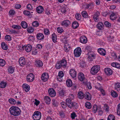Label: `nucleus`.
<instances>
[{
    "label": "nucleus",
    "instance_id": "603ef678",
    "mask_svg": "<svg viewBox=\"0 0 120 120\" xmlns=\"http://www.w3.org/2000/svg\"><path fill=\"white\" fill-rule=\"evenodd\" d=\"M57 30L58 33H61L63 31V29L61 27H58L57 29Z\"/></svg>",
    "mask_w": 120,
    "mask_h": 120
},
{
    "label": "nucleus",
    "instance_id": "f8f14e48",
    "mask_svg": "<svg viewBox=\"0 0 120 120\" xmlns=\"http://www.w3.org/2000/svg\"><path fill=\"white\" fill-rule=\"evenodd\" d=\"M23 90L25 92H27L30 90V87L26 83H24L22 85Z\"/></svg>",
    "mask_w": 120,
    "mask_h": 120
},
{
    "label": "nucleus",
    "instance_id": "412c9836",
    "mask_svg": "<svg viewBox=\"0 0 120 120\" xmlns=\"http://www.w3.org/2000/svg\"><path fill=\"white\" fill-rule=\"evenodd\" d=\"M69 73L71 76L72 78H74L76 77V72L74 69H71Z\"/></svg>",
    "mask_w": 120,
    "mask_h": 120
},
{
    "label": "nucleus",
    "instance_id": "a19ab883",
    "mask_svg": "<svg viewBox=\"0 0 120 120\" xmlns=\"http://www.w3.org/2000/svg\"><path fill=\"white\" fill-rule=\"evenodd\" d=\"M79 26L78 23L76 22H73L72 24V27L74 29H75L77 28Z\"/></svg>",
    "mask_w": 120,
    "mask_h": 120
},
{
    "label": "nucleus",
    "instance_id": "4c0bfd02",
    "mask_svg": "<svg viewBox=\"0 0 120 120\" xmlns=\"http://www.w3.org/2000/svg\"><path fill=\"white\" fill-rule=\"evenodd\" d=\"M8 101L10 104L12 105L15 104L16 103L15 100L13 98L9 99Z\"/></svg>",
    "mask_w": 120,
    "mask_h": 120
},
{
    "label": "nucleus",
    "instance_id": "5fc2aeb1",
    "mask_svg": "<svg viewBox=\"0 0 120 120\" xmlns=\"http://www.w3.org/2000/svg\"><path fill=\"white\" fill-rule=\"evenodd\" d=\"M60 116L61 117L64 118L65 117V114L64 112L62 111H60L59 112Z\"/></svg>",
    "mask_w": 120,
    "mask_h": 120
},
{
    "label": "nucleus",
    "instance_id": "bf43d9fd",
    "mask_svg": "<svg viewBox=\"0 0 120 120\" xmlns=\"http://www.w3.org/2000/svg\"><path fill=\"white\" fill-rule=\"evenodd\" d=\"M118 107L117 113L118 115L120 116V103L118 105Z\"/></svg>",
    "mask_w": 120,
    "mask_h": 120
},
{
    "label": "nucleus",
    "instance_id": "58836bf2",
    "mask_svg": "<svg viewBox=\"0 0 120 120\" xmlns=\"http://www.w3.org/2000/svg\"><path fill=\"white\" fill-rule=\"evenodd\" d=\"M111 94L112 96L114 98L118 96L117 93L114 90H112L111 91Z\"/></svg>",
    "mask_w": 120,
    "mask_h": 120
},
{
    "label": "nucleus",
    "instance_id": "cd10ccee",
    "mask_svg": "<svg viewBox=\"0 0 120 120\" xmlns=\"http://www.w3.org/2000/svg\"><path fill=\"white\" fill-rule=\"evenodd\" d=\"M62 66L64 68L66 66L67 61L66 60L64 59H62L61 61H59Z\"/></svg>",
    "mask_w": 120,
    "mask_h": 120
},
{
    "label": "nucleus",
    "instance_id": "c03bdc74",
    "mask_svg": "<svg viewBox=\"0 0 120 120\" xmlns=\"http://www.w3.org/2000/svg\"><path fill=\"white\" fill-rule=\"evenodd\" d=\"M6 64V62L4 60L2 59H0V66H4Z\"/></svg>",
    "mask_w": 120,
    "mask_h": 120
},
{
    "label": "nucleus",
    "instance_id": "4be33fe9",
    "mask_svg": "<svg viewBox=\"0 0 120 120\" xmlns=\"http://www.w3.org/2000/svg\"><path fill=\"white\" fill-rule=\"evenodd\" d=\"M44 100L45 102L47 104H49L50 103L51 99L49 96H45L44 97Z\"/></svg>",
    "mask_w": 120,
    "mask_h": 120
},
{
    "label": "nucleus",
    "instance_id": "2f4dec72",
    "mask_svg": "<svg viewBox=\"0 0 120 120\" xmlns=\"http://www.w3.org/2000/svg\"><path fill=\"white\" fill-rule=\"evenodd\" d=\"M52 41L54 43H56L57 41V37L55 34H53L52 36Z\"/></svg>",
    "mask_w": 120,
    "mask_h": 120
},
{
    "label": "nucleus",
    "instance_id": "680f3d73",
    "mask_svg": "<svg viewBox=\"0 0 120 120\" xmlns=\"http://www.w3.org/2000/svg\"><path fill=\"white\" fill-rule=\"evenodd\" d=\"M5 39L7 41H10L11 40V37L9 35H7L5 37Z\"/></svg>",
    "mask_w": 120,
    "mask_h": 120
},
{
    "label": "nucleus",
    "instance_id": "f257e3e1",
    "mask_svg": "<svg viewBox=\"0 0 120 120\" xmlns=\"http://www.w3.org/2000/svg\"><path fill=\"white\" fill-rule=\"evenodd\" d=\"M9 112L11 114L16 116L19 115L21 112L20 109L17 107L12 106L9 109Z\"/></svg>",
    "mask_w": 120,
    "mask_h": 120
},
{
    "label": "nucleus",
    "instance_id": "423d86ee",
    "mask_svg": "<svg viewBox=\"0 0 120 120\" xmlns=\"http://www.w3.org/2000/svg\"><path fill=\"white\" fill-rule=\"evenodd\" d=\"M34 79V75L32 73H30L27 75L26 77L27 81L29 82H32Z\"/></svg>",
    "mask_w": 120,
    "mask_h": 120
},
{
    "label": "nucleus",
    "instance_id": "37998d69",
    "mask_svg": "<svg viewBox=\"0 0 120 120\" xmlns=\"http://www.w3.org/2000/svg\"><path fill=\"white\" fill-rule=\"evenodd\" d=\"M62 66L59 61L57 62L56 64L55 68L57 69H59L61 68Z\"/></svg>",
    "mask_w": 120,
    "mask_h": 120
},
{
    "label": "nucleus",
    "instance_id": "052dcab7",
    "mask_svg": "<svg viewBox=\"0 0 120 120\" xmlns=\"http://www.w3.org/2000/svg\"><path fill=\"white\" fill-rule=\"evenodd\" d=\"M9 14L10 16H12L14 15L15 14V11L13 10H11L9 11Z\"/></svg>",
    "mask_w": 120,
    "mask_h": 120
},
{
    "label": "nucleus",
    "instance_id": "09e8293b",
    "mask_svg": "<svg viewBox=\"0 0 120 120\" xmlns=\"http://www.w3.org/2000/svg\"><path fill=\"white\" fill-rule=\"evenodd\" d=\"M104 24L105 26L109 28L111 27V23L107 21H105L104 22Z\"/></svg>",
    "mask_w": 120,
    "mask_h": 120
},
{
    "label": "nucleus",
    "instance_id": "49530a36",
    "mask_svg": "<svg viewBox=\"0 0 120 120\" xmlns=\"http://www.w3.org/2000/svg\"><path fill=\"white\" fill-rule=\"evenodd\" d=\"M82 16L84 18H86L88 17V15L87 12L85 11H83L82 12Z\"/></svg>",
    "mask_w": 120,
    "mask_h": 120
},
{
    "label": "nucleus",
    "instance_id": "ddd939ff",
    "mask_svg": "<svg viewBox=\"0 0 120 120\" xmlns=\"http://www.w3.org/2000/svg\"><path fill=\"white\" fill-rule=\"evenodd\" d=\"M59 95L61 97H63L66 95L65 91L63 89L60 88L58 90Z\"/></svg>",
    "mask_w": 120,
    "mask_h": 120
},
{
    "label": "nucleus",
    "instance_id": "6e6552de",
    "mask_svg": "<svg viewBox=\"0 0 120 120\" xmlns=\"http://www.w3.org/2000/svg\"><path fill=\"white\" fill-rule=\"evenodd\" d=\"M49 77L48 74L47 73H44L41 75V79L44 82H46L47 81L49 78Z\"/></svg>",
    "mask_w": 120,
    "mask_h": 120
},
{
    "label": "nucleus",
    "instance_id": "f3484780",
    "mask_svg": "<svg viewBox=\"0 0 120 120\" xmlns=\"http://www.w3.org/2000/svg\"><path fill=\"white\" fill-rule=\"evenodd\" d=\"M71 23L68 20H66L63 21L61 23V25L67 27Z\"/></svg>",
    "mask_w": 120,
    "mask_h": 120
},
{
    "label": "nucleus",
    "instance_id": "20e7f679",
    "mask_svg": "<svg viewBox=\"0 0 120 120\" xmlns=\"http://www.w3.org/2000/svg\"><path fill=\"white\" fill-rule=\"evenodd\" d=\"M41 114L40 111H35L33 115V118L34 120H39L41 117Z\"/></svg>",
    "mask_w": 120,
    "mask_h": 120
},
{
    "label": "nucleus",
    "instance_id": "5701e85b",
    "mask_svg": "<svg viewBox=\"0 0 120 120\" xmlns=\"http://www.w3.org/2000/svg\"><path fill=\"white\" fill-rule=\"evenodd\" d=\"M117 17V14L114 12H112L110 15V19L112 20H114Z\"/></svg>",
    "mask_w": 120,
    "mask_h": 120
},
{
    "label": "nucleus",
    "instance_id": "bb28decb",
    "mask_svg": "<svg viewBox=\"0 0 120 120\" xmlns=\"http://www.w3.org/2000/svg\"><path fill=\"white\" fill-rule=\"evenodd\" d=\"M43 10V8L41 6H39L36 8L37 12L38 13H41L42 12Z\"/></svg>",
    "mask_w": 120,
    "mask_h": 120
},
{
    "label": "nucleus",
    "instance_id": "e2e57ef3",
    "mask_svg": "<svg viewBox=\"0 0 120 120\" xmlns=\"http://www.w3.org/2000/svg\"><path fill=\"white\" fill-rule=\"evenodd\" d=\"M112 56L113 59L114 60H118L117 56L115 53H112Z\"/></svg>",
    "mask_w": 120,
    "mask_h": 120
},
{
    "label": "nucleus",
    "instance_id": "473e14b6",
    "mask_svg": "<svg viewBox=\"0 0 120 120\" xmlns=\"http://www.w3.org/2000/svg\"><path fill=\"white\" fill-rule=\"evenodd\" d=\"M8 71L9 73L12 74L14 72V68L10 66L8 67Z\"/></svg>",
    "mask_w": 120,
    "mask_h": 120
},
{
    "label": "nucleus",
    "instance_id": "79ce46f5",
    "mask_svg": "<svg viewBox=\"0 0 120 120\" xmlns=\"http://www.w3.org/2000/svg\"><path fill=\"white\" fill-rule=\"evenodd\" d=\"M21 24L22 27L24 28H26L27 27V24L24 21H22L21 23Z\"/></svg>",
    "mask_w": 120,
    "mask_h": 120
},
{
    "label": "nucleus",
    "instance_id": "f704fd0d",
    "mask_svg": "<svg viewBox=\"0 0 120 120\" xmlns=\"http://www.w3.org/2000/svg\"><path fill=\"white\" fill-rule=\"evenodd\" d=\"M97 27L98 29L101 30L103 27V24L102 22H100L98 24Z\"/></svg>",
    "mask_w": 120,
    "mask_h": 120
},
{
    "label": "nucleus",
    "instance_id": "39448f33",
    "mask_svg": "<svg viewBox=\"0 0 120 120\" xmlns=\"http://www.w3.org/2000/svg\"><path fill=\"white\" fill-rule=\"evenodd\" d=\"M82 51L81 48L77 47L74 50V54L75 56L76 57L79 56L81 53Z\"/></svg>",
    "mask_w": 120,
    "mask_h": 120
},
{
    "label": "nucleus",
    "instance_id": "ea45409f",
    "mask_svg": "<svg viewBox=\"0 0 120 120\" xmlns=\"http://www.w3.org/2000/svg\"><path fill=\"white\" fill-rule=\"evenodd\" d=\"M12 28L16 30L20 29L21 28V26L19 25H13L12 26Z\"/></svg>",
    "mask_w": 120,
    "mask_h": 120
},
{
    "label": "nucleus",
    "instance_id": "9b49d317",
    "mask_svg": "<svg viewBox=\"0 0 120 120\" xmlns=\"http://www.w3.org/2000/svg\"><path fill=\"white\" fill-rule=\"evenodd\" d=\"M100 85L99 83H98L97 84L95 85V87L98 90H100L103 95H104L105 94L104 92V90L101 89V87L100 86Z\"/></svg>",
    "mask_w": 120,
    "mask_h": 120
},
{
    "label": "nucleus",
    "instance_id": "6ab92c4d",
    "mask_svg": "<svg viewBox=\"0 0 120 120\" xmlns=\"http://www.w3.org/2000/svg\"><path fill=\"white\" fill-rule=\"evenodd\" d=\"M78 78L79 80L81 81L84 80L85 79L84 74L82 73H79L78 74Z\"/></svg>",
    "mask_w": 120,
    "mask_h": 120
},
{
    "label": "nucleus",
    "instance_id": "a18cd8bd",
    "mask_svg": "<svg viewBox=\"0 0 120 120\" xmlns=\"http://www.w3.org/2000/svg\"><path fill=\"white\" fill-rule=\"evenodd\" d=\"M85 106L88 109H90L92 107L91 104L88 102L86 103Z\"/></svg>",
    "mask_w": 120,
    "mask_h": 120
},
{
    "label": "nucleus",
    "instance_id": "7ed1b4c3",
    "mask_svg": "<svg viewBox=\"0 0 120 120\" xmlns=\"http://www.w3.org/2000/svg\"><path fill=\"white\" fill-rule=\"evenodd\" d=\"M100 69V66L98 65L94 66L91 68L90 72L92 75H94L97 74Z\"/></svg>",
    "mask_w": 120,
    "mask_h": 120
},
{
    "label": "nucleus",
    "instance_id": "0eeeda50",
    "mask_svg": "<svg viewBox=\"0 0 120 120\" xmlns=\"http://www.w3.org/2000/svg\"><path fill=\"white\" fill-rule=\"evenodd\" d=\"M88 59L90 61H92L95 59V54L93 52L89 53L88 54Z\"/></svg>",
    "mask_w": 120,
    "mask_h": 120
},
{
    "label": "nucleus",
    "instance_id": "dca6fc26",
    "mask_svg": "<svg viewBox=\"0 0 120 120\" xmlns=\"http://www.w3.org/2000/svg\"><path fill=\"white\" fill-rule=\"evenodd\" d=\"M19 62L21 66H23L25 64L26 61L25 59L23 57H20L19 58Z\"/></svg>",
    "mask_w": 120,
    "mask_h": 120
},
{
    "label": "nucleus",
    "instance_id": "6e6d98bb",
    "mask_svg": "<svg viewBox=\"0 0 120 120\" xmlns=\"http://www.w3.org/2000/svg\"><path fill=\"white\" fill-rule=\"evenodd\" d=\"M58 76L60 78H62L64 76V74L63 71H61L59 72L58 74Z\"/></svg>",
    "mask_w": 120,
    "mask_h": 120
},
{
    "label": "nucleus",
    "instance_id": "774afa93",
    "mask_svg": "<svg viewBox=\"0 0 120 120\" xmlns=\"http://www.w3.org/2000/svg\"><path fill=\"white\" fill-rule=\"evenodd\" d=\"M44 34L46 35H48L49 34V31L48 29H45L44 30Z\"/></svg>",
    "mask_w": 120,
    "mask_h": 120
},
{
    "label": "nucleus",
    "instance_id": "2eb2a0df",
    "mask_svg": "<svg viewBox=\"0 0 120 120\" xmlns=\"http://www.w3.org/2000/svg\"><path fill=\"white\" fill-rule=\"evenodd\" d=\"M80 41L81 43L85 44L87 42V40L85 36H83L80 37Z\"/></svg>",
    "mask_w": 120,
    "mask_h": 120
},
{
    "label": "nucleus",
    "instance_id": "3c124183",
    "mask_svg": "<svg viewBox=\"0 0 120 120\" xmlns=\"http://www.w3.org/2000/svg\"><path fill=\"white\" fill-rule=\"evenodd\" d=\"M75 18L78 20H80L81 19V16L80 14L76 13L75 15Z\"/></svg>",
    "mask_w": 120,
    "mask_h": 120
},
{
    "label": "nucleus",
    "instance_id": "69168bd1",
    "mask_svg": "<svg viewBox=\"0 0 120 120\" xmlns=\"http://www.w3.org/2000/svg\"><path fill=\"white\" fill-rule=\"evenodd\" d=\"M24 46H22V47H21V46L19 45H17L16 47V48L18 50L24 49Z\"/></svg>",
    "mask_w": 120,
    "mask_h": 120
},
{
    "label": "nucleus",
    "instance_id": "338daca9",
    "mask_svg": "<svg viewBox=\"0 0 120 120\" xmlns=\"http://www.w3.org/2000/svg\"><path fill=\"white\" fill-rule=\"evenodd\" d=\"M60 41L63 42L65 43L67 42V38L65 37H63V38L60 39Z\"/></svg>",
    "mask_w": 120,
    "mask_h": 120
},
{
    "label": "nucleus",
    "instance_id": "a878e982",
    "mask_svg": "<svg viewBox=\"0 0 120 120\" xmlns=\"http://www.w3.org/2000/svg\"><path fill=\"white\" fill-rule=\"evenodd\" d=\"M24 48H25L26 50L28 52L30 51L32 49V47L30 45H27L26 46H24Z\"/></svg>",
    "mask_w": 120,
    "mask_h": 120
},
{
    "label": "nucleus",
    "instance_id": "13d9d810",
    "mask_svg": "<svg viewBox=\"0 0 120 120\" xmlns=\"http://www.w3.org/2000/svg\"><path fill=\"white\" fill-rule=\"evenodd\" d=\"M38 53V51L37 49H34L32 51V54L33 55H36Z\"/></svg>",
    "mask_w": 120,
    "mask_h": 120
},
{
    "label": "nucleus",
    "instance_id": "a211bd4d",
    "mask_svg": "<svg viewBox=\"0 0 120 120\" xmlns=\"http://www.w3.org/2000/svg\"><path fill=\"white\" fill-rule=\"evenodd\" d=\"M84 96L85 99L88 100H90L92 98V96L91 94L89 92L85 93Z\"/></svg>",
    "mask_w": 120,
    "mask_h": 120
},
{
    "label": "nucleus",
    "instance_id": "72a5a7b5",
    "mask_svg": "<svg viewBox=\"0 0 120 120\" xmlns=\"http://www.w3.org/2000/svg\"><path fill=\"white\" fill-rule=\"evenodd\" d=\"M115 88L117 91H120V83H116Z\"/></svg>",
    "mask_w": 120,
    "mask_h": 120
},
{
    "label": "nucleus",
    "instance_id": "c9c22d12",
    "mask_svg": "<svg viewBox=\"0 0 120 120\" xmlns=\"http://www.w3.org/2000/svg\"><path fill=\"white\" fill-rule=\"evenodd\" d=\"M78 96L79 98L82 99L84 96L83 93L81 91L79 92L78 94Z\"/></svg>",
    "mask_w": 120,
    "mask_h": 120
},
{
    "label": "nucleus",
    "instance_id": "f03ea898",
    "mask_svg": "<svg viewBox=\"0 0 120 120\" xmlns=\"http://www.w3.org/2000/svg\"><path fill=\"white\" fill-rule=\"evenodd\" d=\"M66 104L68 106L70 109L72 108H76L78 107V104L75 102H72L71 99L68 98L66 99Z\"/></svg>",
    "mask_w": 120,
    "mask_h": 120
},
{
    "label": "nucleus",
    "instance_id": "864d4df0",
    "mask_svg": "<svg viewBox=\"0 0 120 120\" xmlns=\"http://www.w3.org/2000/svg\"><path fill=\"white\" fill-rule=\"evenodd\" d=\"M27 31L29 33H32L33 32L34 30L32 27H30L28 28Z\"/></svg>",
    "mask_w": 120,
    "mask_h": 120
},
{
    "label": "nucleus",
    "instance_id": "4d7b16f0",
    "mask_svg": "<svg viewBox=\"0 0 120 120\" xmlns=\"http://www.w3.org/2000/svg\"><path fill=\"white\" fill-rule=\"evenodd\" d=\"M7 83H0V87L2 88H4L6 86Z\"/></svg>",
    "mask_w": 120,
    "mask_h": 120
},
{
    "label": "nucleus",
    "instance_id": "0e129e2a",
    "mask_svg": "<svg viewBox=\"0 0 120 120\" xmlns=\"http://www.w3.org/2000/svg\"><path fill=\"white\" fill-rule=\"evenodd\" d=\"M23 13L24 14L26 15L29 16L30 15V12L27 11H24Z\"/></svg>",
    "mask_w": 120,
    "mask_h": 120
},
{
    "label": "nucleus",
    "instance_id": "4468645a",
    "mask_svg": "<svg viewBox=\"0 0 120 120\" xmlns=\"http://www.w3.org/2000/svg\"><path fill=\"white\" fill-rule=\"evenodd\" d=\"M98 51L100 54L103 56H105L106 54L105 50L103 48H100L98 49Z\"/></svg>",
    "mask_w": 120,
    "mask_h": 120
},
{
    "label": "nucleus",
    "instance_id": "e433bc0d",
    "mask_svg": "<svg viewBox=\"0 0 120 120\" xmlns=\"http://www.w3.org/2000/svg\"><path fill=\"white\" fill-rule=\"evenodd\" d=\"M115 117L113 115H109L107 118V120H115Z\"/></svg>",
    "mask_w": 120,
    "mask_h": 120
},
{
    "label": "nucleus",
    "instance_id": "c756f323",
    "mask_svg": "<svg viewBox=\"0 0 120 120\" xmlns=\"http://www.w3.org/2000/svg\"><path fill=\"white\" fill-rule=\"evenodd\" d=\"M99 13L98 12L94 15L93 19L94 21L95 22H98V16L99 15Z\"/></svg>",
    "mask_w": 120,
    "mask_h": 120
},
{
    "label": "nucleus",
    "instance_id": "1a4fd4ad",
    "mask_svg": "<svg viewBox=\"0 0 120 120\" xmlns=\"http://www.w3.org/2000/svg\"><path fill=\"white\" fill-rule=\"evenodd\" d=\"M104 72L105 74L108 75H110L112 74L113 71L110 68H106L104 69Z\"/></svg>",
    "mask_w": 120,
    "mask_h": 120
},
{
    "label": "nucleus",
    "instance_id": "393cba45",
    "mask_svg": "<svg viewBox=\"0 0 120 120\" xmlns=\"http://www.w3.org/2000/svg\"><path fill=\"white\" fill-rule=\"evenodd\" d=\"M37 38L39 40H41L44 39V36L43 34L39 33L37 34Z\"/></svg>",
    "mask_w": 120,
    "mask_h": 120
},
{
    "label": "nucleus",
    "instance_id": "c85d7f7f",
    "mask_svg": "<svg viewBox=\"0 0 120 120\" xmlns=\"http://www.w3.org/2000/svg\"><path fill=\"white\" fill-rule=\"evenodd\" d=\"M111 65L113 67L117 68H120V64L119 63L116 62H113L111 63Z\"/></svg>",
    "mask_w": 120,
    "mask_h": 120
},
{
    "label": "nucleus",
    "instance_id": "b1692460",
    "mask_svg": "<svg viewBox=\"0 0 120 120\" xmlns=\"http://www.w3.org/2000/svg\"><path fill=\"white\" fill-rule=\"evenodd\" d=\"M35 64L38 67H41L43 65L42 62L40 60H37L35 62Z\"/></svg>",
    "mask_w": 120,
    "mask_h": 120
},
{
    "label": "nucleus",
    "instance_id": "9d476101",
    "mask_svg": "<svg viewBox=\"0 0 120 120\" xmlns=\"http://www.w3.org/2000/svg\"><path fill=\"white\" fill-rule=\"evenodd\" d=\"M49 94L52 97H55L56 95V93L55 90L53 88H49L48 90Z\"/></svg>",
    "mask_w": 120,
    "mask_h": 120
},
{
    "label": "nucleus",
    "instance_id": "7c9ffc66",
    "mask_svg": "<svg viewBox=\"0 0 120 120\" xmlns=\"http://www.w3.org/2000/svg\"><path fill=\"white\" fill-rule=\"evenodd\" d=\"M1 46L2 48L4 50H6L8 49L7 45L4 42H3L1 43Z\"/></svg>",
    "mask_w": 120,
    "mask_h": 120
},
{
    "label": "nucleus",
    "instance_id": "8fccbe9b",
    "mask_svg": "<svg viewBox=\"0 0 120 120\" xmlns=\"http://www.w3.org/2000/svg\"><path fill=\"white\" fill-rule=\"evenodd\" d=\"M32 25L34 27H36L39 26V23L37 21H35L33 22Z\"/></svg>",
    "mask_w": 120,
    "mask_h": 120
},
{
    "label": "nucleus",
    "instance_id": "aec40b11",
    "mask_svg": "<svg viewBox=\"0 0 120 120\" xmlns=\"http://www.w3.org/2000/svg\"><path fill=\"white\" fill-rule=\"evenodd\" d=\"M71 48L70 45L68 43L65 44L64 46V50L66 52L69 51Z\"/></svg>",
    "mask_w": 120,
    "mask_h": 120
},
{
    "label": "nucleus",
    "instance_id": "de8ad7c7",
    "mask_svg": "<svg viewBox=\"0 0 120 120\" xmlns=\"http://www.w3.org/2000/svg\"><path fill=\"white\" fill-rule=\"evenodd\" d=\"M92 111L94 113H96L97 111L98 110V108L97 106L96 105H94L93 107Z\"/></svg>",
    "mask_w": 120,
    "mask_h": 120
}]
</instances>
